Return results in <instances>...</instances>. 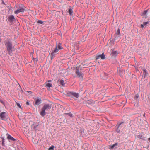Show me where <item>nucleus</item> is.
I'll use <instances>...</instances> for the list:
<instances>
[{
	"label": "nucleus",
	"mask_w": 150,
	"mask_h": 150,
	"mask_svg": "<svg viewBox=\"0 0 150 150\" xmlns=\"http://www.w3.org/2000/svg\"><path fill=\"white\" fill-rule=\"evenodd\" d=\"M149 23V22L148 21L143 22V24L141 25V28H143L144 27L146 26V25Z\"/></svg>",
	"instance_id": "nucleus-11"
},
{
	"label": "nucleus",
	"mask_w": 150,
	"mask_h": 150,
	"mask_svg": "<svg viewBox=\"0 0 150 150\" xmlns=\"http://www.w3.org/2000/svg\"><path fill=\"white\" fill-rule=\"evenodd\" d=\"M90 102H91L90 101H88V103H90Z\"/></svg>",
	"instance_id": "nucleus-31"
},
{
	"label": "nucleus",
	"mask_w": 150,
	"mask_h": 150,
	"mask_svg": "<svg viewBox=\"0 0 150 150\" xmlns=\"http://www.w3.org/2000/svg\"><path fill=\"white\" fill-rule=\"evenodd\" d=\"M69 13L70 15H71L72 14V13H73V10L72 9L70 8L69 9Z\"/></svg>",
	"instance_id": "nucleus-16"
},
{
	"label": "nucleus",
	"mask_w": 150,
	"mask_h": 150,
	"mask_svg": "<svg viewBox=\"0 0 150 150\" xmlns=\"http://www.w3.org/2000/svg\"><path fill=\"white\" fill-rule=\"evenodd\" d=\"M46 86L47 87L50 88L52 86V84L51 83H49L48 82H46L45 83Z\"/></svg>",
	"instance_id": "nucleus-13"
},
{
	"label": "nucleus",
	"mask_w": 150,
	"mask_h": 150,
	"mask_svg": "<svg viewBox=\"0 0 150 150\" xmlns=\"http://www.w3.org/2000/svg\"><path fill=\"white\" fill-rule=\"evenodd\" d=\"M59 81V83L62 86H63L64 85V80H60Z\"/></svg>",
	"instance_id": "nucleus-14"
},
{
	"label": "nucleus",
	"mask_w": 150,
	"mask_h": 150,
	"mask_svg": "<svg viewBox=\"0 0 150 150\" xmlns=\"http://www.w3.org/2000/svg\"><path fill=\"white\" fill-rule=\"evenodd\" d=\"M68 94L69 96L72 97L75 99L78 98L79 96V94L76 92H69Z\"/></svg>",
	"instance_id": "nucleus-6"
},
{
	"label": "nucleus",
	"mask_w": 150,
	"mask_h": 150,
	"mask_svg": "<svg viewBox=\"0 0 150 150\" xmlns=\"http://www.w3.org/2000/svg\"><path fill=\"white\" fill-rule=\"evenodd\" d=\"M100 58L102 59H104L105 58V56L104 54V53H103L102 54H97V55L96 57V60L99 59Z\"/></svg>",
	"instance_id": "nucleus-7"
},
{
	"label": "nucleus",
	"mask_w": 150,
	"mask_h": 150,
	"mask_svg": "<svg viewBox=\"0 0 150 150\" xmlns=\"http://www.w3.org/2000/svg\"><path fill=\"white\" fill-rule=\"evenodd\" d=\"M54 145H52L50 147H49L48 148L49 150H53L54 149Z\"/></svg>",
	"instance_id": "nucleus-17"
},
{
	"label": "nucleus",
	"mask_w": 150,
	"mask_h": 150,
	"mask_svg": "<svg viewBox=\"0 0 150 150\" xmlns=\"http://www.w3.org/2000/svg\"><path fill=\"white\" fill-rule=\"evenodd\" d=\"M136 97L137 98H138V96L136 95Z\"/></svg>",
	"instance_id": "nucleus-29"
},
{
	"label": "nucleus",
	"mask_w": 150,
	"mask_h": 150,
	"mask_svg": "<svg viewBox=\"0 0 150 150\" xmlns=\"http://www.w3.org/2000/svg\"><path fill=\"white\" fill-rule=\"evenodd\" d=\"M17 105L20 108H21V105H20V104L19 103H17Z\"/></svg>",
	"instance_id": "nucleus-22"
},
{
	"label": "nucleus",
	"mask_w": 150,
	"mask_h": 150,
	"mask_svg": "<svg viewBox=\"0 0 150 150\" xmlns=\"http://www.w3.org/2000/svg\"><path fill=\"white\" fill-rule=\"evenodd\" d=\"M26 104L27 105H29V103L28 102H27L26 103Z\"/></svg>",
	"instance_id": "nucleus-25"
},
{
	"label": "nucleus",
	"mask_w": 150,
	"mask_h": 150,
	"mask_svg": "<svg viewBox=\"0 0 150 150\" xmlns=\"http://www.w3.org/2000/svg\"><path fill=\"white\" fill-rule=\"evenodd\" d=\"M147 13V11L146 10V11H144V12H143V15H146V13Z\"/></svg>",
	"instance_id": "nucleus-21"
},
{
	"label": "nucleus",
	"mask_w": 150,
	"mask_h": 150,
	"mask_svg": "<svg viewBox=\"0 0 150 150\" xmlns=\"http://www.w3.org/2000/svg\"><path fill=\"white\" fill-rule=\"evenodd\" d=\"M148 140L150 142V138H149Z\"/></svg>",
	"instance_id": "nucleus-28"
},
{
	"label": "nucleus",
	"mask_w": 150,
	"mask_h": 150,
	"mask_svg": "<svg viewBox=\"0 0 150 150\" xmlns=\"http://www.w3.org/2000/svg\"><path fill=\"white\" fill-rule=\"evenodd\" d=\"M4 138H2V145L3 146H4Z\"/></svg>",
	"instance_id": "nucleus-19"
},
{
	"label": "nucleus",
	"mask_w": 150,
	"mask_h": 150,
	"mask_svg": "<svg viewBox=\"0 0 150 150\" xmlns=\"http://www.w3.org/2000/svg\"><path fill=\"white\" fill-rule=\"evenodd\" d=\"M51 108V105L49 104H45L41 109V110L40 112V115L44 116L46 114L45 111H49L50 110Z\"/></svg>",
	"instance_id": "nucleus-1"
},
{
	"label": "nucleus",
	"mask_w": 150,
	"mask_h": 150,
	"mask_svg": "<svg viewBox=\"0 0 150 150\" xmlns=\"http://www.w3.org/2000/svg\"><path fill=\"white\" fill-rule=\"evenodd\" d=\"M117 54L118 52L117 51H114L112 50H111L110 55H111L112 57H116L117 55Z\"/></svg>",
	"instance_id": "nucleus-9"
},
{
	"label": "nucleus",
	"mask_w": 150,
	"mask_h": 150,
	"mask_svg": "<svg viewBox=\"0 0 150 150\" xmlns=\"http://www.w3.org/2000/svg\"><path fill=\"white\" fill-rule=\"evenodd\" d=\"M144 71L145 72H146V70H144Z\"/></svg>",
	"instance_id": "nucleus-32"
},
{
	"label": "nucleus",
	"mask_w": 150,
	"mask_h": 150,
	"mask_svg": "<svg viewBox=\"0 0 150 150\" xmlns=\"http://www.w3.org/2000/svg\"><path fill=\"white\" fill-rule=\"evenodd\" d=\"M51 81L50 80V81H49L51 82Z\"/></svg>",
	"instance_id": "nucleus-34"
},
{
	"label": "nucleus",
	"mask_w": 150,
	"mask_h": 150,
	"mask_svg": "<svg viewBox=\"0 0 150 150\" xmlns=\"http://www.w3.org/2000/svg\"><path fill=\"white\" fill-rule=\"evenodd\" d=\"M7 138L8 139L11 140L12 141H14L15 140V139L13 138V137H12L10 135H8Z\"/></svg>",
	"instance_id": "nucleus-12"
},
{
	"label": "nucleus",
	"mask_w": 150,
	"mask_h": 150,
	"mask_svg": "<svg viewBox=\"0 0 150 150\" xmlns=\"http://www.w3.org/2000/svg\"><path fill=\"white\" fill-rule=\"evenodd\" d=\"M8 19L10 21H13L15 20L14 16L13 15H11L8 17Z\"/></svg>",
	"instance_id": "nucleus-10"
},
{
	"label": "nucleus",
	"mask_w": 150,
	"mask_h": 150,
	"mask_svg": "<svg viewBox=\"0 0 150 150\" xmlns=\"http://www.w3.org/2000/svg\"><path fill=\"white\" fill-rule=\"evenodd\" d=\"M121 124H120V125H121Z\"/></svg>",
	"instance_id": "nucleus-35"
},
{
	"label": "nucleus",
	"mask_w": 150,
	"mask_h": 150,
	"mask_svg": "<svg viewBox=\"0 0 150 150\" xmlns=\"http://www.w3.org/2000/svg\"><path fill=\"white\" fill-rule=\"evenodd\" d=\"M34 59V60H35L36 59V61H37V60H38V59Z\"/></svg>",
	"instance_id": "nucleus-30"
},
{
	"label": "nucleus",
	"mask_w": 150,
	"mask_h": 150,
	"mask_svg": "<svg viewBox=\"0 0 150 150\" xmlns=\"http://www.w3.org/2000/svg\"><path fill=\"white\" fill-rule=\"evenodd\" d=\"M66 114H67V115H68L70 116L71 117L72 116V114L71 113H66Z\"/></svg>",
	"instance_id": "nucleus-23"
},
{
	"label": "nucleus",
	"mask_w": 150,
	"mask_h": 150,
	"mask_svg": "<svg viewBox=\"0 0 150 150\" xmlns=\"http://www.w3.org/2000/svg\"><path fill=\"white\" fill-rule=\"evenodd\" d=\"M62 48L60 43H59L56 44V47L54 50L51 54V60L54 57V56L57 54V52L59 51V50L62 49Z\"/></svg>",
	"instance_id": "nucleus-4"
},
{
	"label": "nucleus",
	"mask_w": 150,
	"mask_h": 150,
	"mask_svg": "<svg viewBox=\"0 0 150 150\" xmlns=\"http://www.w3.org/2000/svg\"><path fill=\"white\" fill-rule=\"evenodd\" d=\"M0 102L2 103H3V101L2 100H0Z\"/></svg>",
	"instance_id": "nucleus-27"
},
{
	"label": "nucleus",
	"mask_w": 150,
	"mask_h": 150,
	"mask_svg": "<svg viewBox=\"0 0 150 150\" xmlns=\"http://www.w3.org/2000/svg\"><path fill=\"white\" fill-rule=\"evenodd\" d=\"M116 34L117 35H119L120 34V30L119 29H118L117 31L116 32Z\"/></svg>",
	"instance_id": "nucleus-18"
},
{
	"label": "nucleus",
	"mask_w": 150,
	"mask_h": 150,
	"mask_svg": "<svg viewBox=\"0 0 150 150\" xmlns=\"http://www.w3.org/2000/svg\"><path fill=\"white\" fill-rule=\"evenodd\" d=\"M5 45L8 51V54L9 55H11L12 54V52L13 51V48L12 47V43L11 42L8 40L6 42Z\"/></svg>",
	"instance_id": "nucleus-3"
},
{
	"label": "nucleus",
	"mask_w": 150,
	"mask_h": 150,
	"mask_svg": "<svg viewBox=\"0 0 150 150\" xmlns=\"http://www.w3.org/2000/svg\"><path fill=\"white\" fill-rule=\"evenodd\" d=\"M27 10L26 8L23 6L22 4H19L18 9L14 11V13L18 14L20 12H23Z\"/></svg>",
	"instance_id": "nucleus-5"
},
{
	"label": "nucleus",
	"mask_w": 150,
	"mask_h": 150,
	"mask_svg": "<svg viewBox=\"0 0 150 150\" xmlns=\"http://www.w3.org/2000/svg\"><path fill=\"white\" fill-rule=\"evenodd\" d=\"M38 23L40 24H42L43 23L42 21L40 20H38Z\"/></svg>",
	"instance_id": "nucleus-20"
},
{
	"label": "nucleus",
	"mask_w": 150,
	"mask_h": 150,
	"mask_svg": "<svg viewBox=\"0 0 150 150\" xmlns=\"http://www.w3.org/2000/svg\"><path fill=\"white\" fill-rule=\"evenodd\" d=\"M1 41V39L0 38V42Z\"/></svg>",
	"instance_id": "nucleus-33"
},
{
	"label": "nucleus",
	"mask_w": 150,
	"mask_h": 150,
	"mask_svg": "<svg viewBox=\"0 0 150 150\" xmlns=\"http://www.w3.org/2000/svg\"><path fill=\"white\" fill-rule=\"evenodd\" d=\"M117 143H116L114 144L113 145H110V148L112 149L115 146H117Z\"/></svg>",
	"instance_id": "nucleus-15"
},
{
	"label": "nucleus",
	"mask_w": 150,
	"mask_h": 150,
	"mask_svg": "<svg viewBox=\"0 0 150 150\" xmlns=\"http://www.w3.org/2000/svg\"><path fill=\"white\" fill-rule=\"evenodd\" d=\"M81 67L80 66L76 67L75 73L76 76L82 80L84 76L83 74L81 72Z\"/></svg>",
	"instance_id": "nucleus-2"
},
{
	"label": "nucleus",
	"mask_w": 150,
	"mask_h": 150,
	"mask_svg": "<svg viewBox=\"0 0 150 150\" xmlns=\"http://www.w3.org/2000/svg\"><path fill=\"white\" fill-rule=\"evenodd\" d=\"M35 102L34 105H35L38 106L41 103V100L40 98H38L37 99H35Z\"/></svg>",
	"instance_id": "nucleus-8"
},
{
	"label": "nucleus",
	"mask_w": 150,
	"mask_h": 150,
	"mask_svg": "<svg viewBox=\"0 0 150 150\" xmlns=\"http://www.w3.org/2000/svg\"><path fill=\"white\" fill-rule=\"evenodd\" d=\"M1 3L3 5H6L4 2V1L3 0H1Z\"/></svg>",
	"instance_id": "nucleus-24"
},
{
	"label": "nucleus",
	"mask_w": 150,
	"mask_h": 150,
	"mask_svg": "<svg viewBox=\"0 0 150 150\" xmlns=\"http://www.w3.org/2000/svg\"><path fill=\"white\" fill-rule=\"evenodd\" d=\"M119 73L121 75H122V74H121V72H120V70H119Z\"/></svg>",
	"instance_id": "nucleus-26"
}]
</instances>
